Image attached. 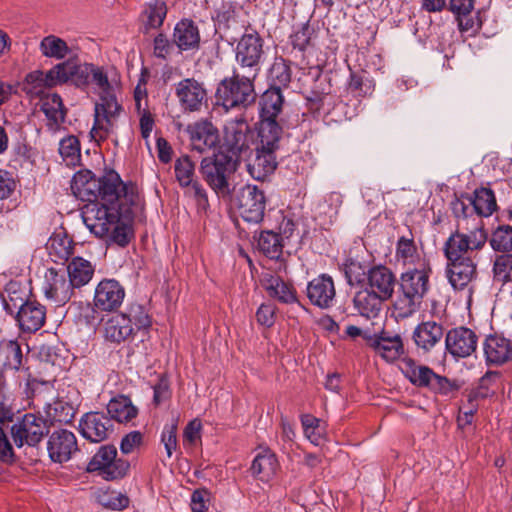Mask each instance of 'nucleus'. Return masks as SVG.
<instances>
[{"label":"nucleus","mask_w":512,"mask_h":512,"mask_svg":"<svg viewBox=\"0 0 512 512\" xmlns=\"http://www.w3.org/2000/svg\"><path fill=\"white\" fill-rule=\"evenodd\" d=\"M264 56V39L255 29L247 28L236 44L235 59L237 64L252 78H256L260 72Z\"/></svg>","instance_id":"7"},{"label":"nucleus","mask_w":512,"mask_h":512,"mask_svg":"<svg viewBox=\"0 0 512 512\" xmlns=\"http://www.w3.org/2000/svg\"><path fill=\"white\" fill-rule=\"evenodd\" d=\"M116 457L117 449L114 445H103L88 462L86 471L96 472L107 481L121 479L129 471L130 465L128 461Z\"/></svg>","instance_id":"10"},{"label":"nucleus","mask_w":512,"mask_h":512,"mask_svg":"<svg viewBox=\"0 0 512 512\" xmlns=\"http://www.w3.org/2000/svg\"><path fill=\"white\" fill-rule=\"evenodd\" d=\"M175 47L174 39L171 41L164 33L157 34L153 39V55L158 59L166 60Z\"/></svg>","instance_id":"55"},{"label":"nucleus","mask_w":512,"mask_h":512,"mask_svg":"<svg viewBox=\"0 0 512 512\" xmlns=\"http://www.w3.org/2000/svg\"><path fill=\"white\" fill-rule=\"evenodd\" d=\"M39 50L44 57L55 60H62L70 53L67 43L55 35L45 36L40 41Z\"/></svg>","instance_id":"46"},{"label":"nucleus","mask_w":512,"mask_h":512,"mask_svg":"<svg viewBox=\"0 0 512 512\" xmlns=\"http://www.w3.org/2000/svg\"><path fill=\"white\" fill-rule=\"evenodd\" d=\"M236 170L237 160L224 152L204 157L199 168L203 180L219 197L230 195V180Z\"/></svg>","instance_id":"3"},{"label":"nucleus","mask_w":512,"mask_h":512,"mask_svg":"<svg viewBox=\"0 0 512 512\" xmlns=\"http://www.w3.org/2000/svg\"><path fill=\"white\" fill-rule=\"evenodd\" d=\"M397 263L408 268L428 266L429 263L418 249L412 233L398 238L395 249Z\"/></svg>","instance_id":"26"},{"label":"nucleus","mask_w":512,"mask_h":512,"mask_svg":"<svg viewBox=\"0 0 512 512\" xmlns=\"http://www.w3.org/2000/svg\"><path fill=\"white\" fill-rule=\"evenodd\" d=\"M63 65L56 64L47 72L35 70L27 74L24 82V90L32 96H40L46 89L61 85L60 70Z\"/></svg>","instance_id":"22"},{"label":"nucleus","mask_w":512,"mask_h":512,"mask_svg":"<svg viewBox=\"0 0 512 512\" xmlns=\"http://www.w3.org/2000/svg\"><path fill=\"white\" fill-rule=\"evenodd\" d=\"M251 140V128L242 115L227 120L223 127V147L232 155L239 156L247 150Z\"/></svg>","instance_id":"12"},{"label":"nucleus","mask_w":512,"mask_h":512,"mask_svg":"<svg viewBox=\"0 0 512 512\" xmlns=\"http://www.w3.org/2000/svg\"><path fill=\"white\" fill-rule=\"evenodd\" d=\"M112 429L110 418L102 412H88L79 421L80 434L92 443L106 440Z\"/></svg>","instance_id":"17"},{"label":"nucleus","mask_w":512,"mask_h":512,"mask_svg":"<svg viewBox=\"0 0 512 512\" xmlns=\"http://www.w3.org/2000/svg\"><path fill=\"white\" fill-rule=\"evenodd\" d=\"M174 172L178 184L183 188L188 187L195 180V163L188 155H183L176 159Z\"/></svg>","instance_id":"49"},{"label":"nucleus","mask_w":512,"mask_h":512,"mask_svg":"<svg viewBox=\"0 0 512 512\" xmlns=\"http://www.w3.org/2000/svg\"><path fill=\"white\" fill-rule=\"evenodd\" d=\"M161 441L164 444L166 454L170 458L177 449V422L166 425L163 429Z\"/></svg>","instance_id":"58"},{"label":"nucleus","mask_w":512,"mask_h":512,"mask_svg":"<svg viewBox=\"0 0 512 512\" xmlns=\"http://www.w3.org/2000/svg\"><path fill=\"white\" fill-rule=\"evenodd\" d=\"M447 351L455 358H466L472 355L478 345V337L474 331L466 327L450 330L445 338Z\"/></svg>","instance_id":"19"},{"label":"nucleus","mask_w":512,"mask_h":512,"mask_svg":"<svg viewBox=\"0 0 512 512\" xmlns=\"http://www.w3.org/2000/svg\"><path fill=\"white\" fill-rule=\"evenodd\" d=\"M74 245L65 232H55L48 239L46 249L53 262L65 263L73 255Z\"/></svg>","instance_id":"34"},{"label":"nucleus","mask_w":512,"mask_h":512,"mask_svg":"<svg viewBox=\"0 0 512 512\" xmlns=\"http://www.w3.org/2000/svg\"><path fill=\"white\" fill-rule=\"evenodd\" d=\"M312 28L308 23L303 24L291 35V43L294 48L304 51L310 43Z\"/></svg>","instance_id":"60"},{"label":"nucleus","mask_w":512,"mask_h":512,"mask_svg":"<svg viewBox=\"0 0 512 512\" xmlns=\"http://www.w3.org/2000/svg\"><path fill=\"white\" fill-rule=\"evenodd\" d=\"M107 411L110 420H115L118 423H132L138 416L139 410L132 403V400L125 395H118L112 398L107 404Z\"/></svg>","instance_id":"35"},{"label":"nucleus","mask_w":512,"mask_h":512,"mask_svg":"<svg viewBox=\"0 0 512 512\" xmlns=\"http://www.w3.org/2000/svg\"><path fill=\"white\" fill-rule=\"evenodd\" d=\"M193 150L204 153L215 148L220 142L217 127L208 119H199L186 127Z\"/></svg>","instance_id":"15"},{"label":"nucleus","mask_w":512,"mask_h":512,"mask_svg":"<svg viewBox=\"0 0 512 512\" xmlns=\"http://www.w3.org/2000/svg\"><path fill=\"white\" fill-rule=\"evenodd\" d=\"M486 361L490 365H502L512 360V343L500 335H489L483 344Z\"/></svg>","instance_id":"27"},{"label":"nucleus","mask_w":512,"mask_h":512,"mask_svg":"<svg viewBox=\"0 0 512 512\" xmlns=\"http://www.w3.org/2000/svg\"><path fill=\"white\" fill-rule=\"evenodd\" d=\"M264 287L271 297L283 303H293L296 301L293 287L284 282L279 276L269 275L265 277Z\"/></svg>","instance_id":"44"},{"label":"nucleus","mask_w":512,"mask_h":512,"mask_svg":"<svg viewBox=\"0 0 512 512\" xmlns=\"http://www.w3.org/2000/svg\"><path fill=\"white\" fill-rule=\"evenodd\" d=\"M43 409L47 419L52 423H69L74 417L73 406L63 400L45 403Z\"/></svg>","instance_id":"47"},{"label":"nucleus","mask_w":512,"mask_h":512,"mask_svg":"<svg viewBox=\"0 0 512 512\" xmlns=\"http://www.w3.org/2000/svg\"><path fill=\"white\" fill-rule=\"evenodd\" d=\"M250 74L242 77L234 74L233 77L223 79L216 90V99L226 110L236 107H247L255 101L256 94Z\"/></svg>","instance_id":"4"},{"label":"nucleus","mask_w":512,"mask_h":512,"mask_svg":"<svg viewBox=\"0 0 512 512\" xmlns=\"http://www.w3.org/2000/svg\"><path fill=\"white\" fill-rule=\"evenodd\" d=\"M127 316L129 317V319L132 320V326L134 330L147 328L151 324V320L148 313L141 305H134L130 307Z\"/></svg>","instance_id":"59"},{"label":"nucleus","mask_w":512,"mask_h":512,"mask_svg":"<svg viewBox=\"0 0 512 512\" xmlns=\"http://www.w3.org/2000/svg\"><path fill=\"white\" fill-rule=\"evenodd\" d=\"M22 364V351L17 341L0 340V375L6 369L18 370Z\"/></svg>","instance_id":"43"},{"label":"nucleus","mask_w":512,"mask_h":512,"mask_svg":"<svg viewBox=\"0 0 512 512\" xmlns=\"http://www.w3.org/2000/svg\"><path fill=\"white\" fill-rule=\"evenodd\" d=\"M142 441L143 435L140 431H131L122 438L120 450L123 454H130L142 444Z\"/></svg>","instance_id":"63"},{"label":"nucleus","mask_w":512,"mask_h":512,"mask_svg":"<svg viewBox=\"0 0 512 512\" xmlns=\"http://www.w3.org/2000/svg\"><path fill=\"white\" fill-rule=\"evenodd\" d=\"M367 345L386 362L398 360L405 352L401 336L382 330L376 334H364Z\"/></svg>","instance_id":"13"},{"label":"nucleus","mask_w":512,"mask_h":512,"mask_svg":"<svg viewBox=\"0 0 512 512\" xmlns=\"http://www.w3.org/2000/svg\"><path fill=\"white\" fill-rule=\"evenodd\" d=\"M474 259L448 261L447 275L455 289H463L477 276Z\"/></svg>","instance_id":"30"},{"label":"nucleus","mask_w":512,"mask_h":512,"mask_svg":"<svg viewBox=\"0 0 512 512\" xmlns=\"http://www.w3.org/2000/svg\"><path fill=\"white\" fill-rule=\"evenodd\" d=\"M16 319L23 332H36L45 323L46 308L36 301H26L19 306Z\"/></svg>","instance_id":"24"},{"label":"nucleus","mask_w":512,"mask_h":512,"mask_svg":"<svg viewBox=\"0 0 512 512\" xmlns=\"http://www.w3.org/2000/svg\"><path fill=\"white\" fill-rule=\"evenodd\" d=\"M349 88L352 91L358 92V95L365 96L372 93L374 85L370 79L364 78L357 73H351L349 79Z\"/></svg>","instance_id":"61"},{"label":"nucleus","mask_w":512,"mask_h":512,"mask_svg":"<svg viewBox=\"0 0 512 512\" xmlns=\"http://www.w3.org/2000/svg\"><path fill=\"white\" fill-rule=\"evenodd\" d=\"M491 247L495 251L508 252L512 250V227L509 225L499 226L490 239Z\"/></svg>","instance_id":"53"},{"label":"nucleus","mask_w":512,"mask_h":512,"mask_svg":"<svg viewBox=\"0 0 512 512\" xmlns=\"http://www.w3.org/2000/svg\"><path fill=\"white\" fill-rule=\"evenodd\" d=\"M99 503L113 510H121L128 506L129 498L120 492L111 491L99 495Z\"/></svg>","instance_id":"57"},{"label":"nucleus","mask_w":512,"mask_h":512,"mask_svg":"<svg viewBox=\"0 0 512 512\" xmlns=\"http://www.w3.org/2000/svg\"><path fill=\"white\" fill-rule=\"evenodd\" d=\"M493 278L502 285L512 282V254L504 253L496 256L493 264Z\"/></svg>","instance_id":"51"},{"label":"nucleus","mask_w":512,"mask_h":512,"mask_svg":"<svg viewBox=\"0 0 512 512\" xmlns=\"http://www.w3.org/2000/svg\"><path fill=\"white\" fill-rule=\"evenodd\" d=\"M139 126L142 138L148 142L155 126L153 115L148 110H143L139 116Z\"/></svg>","instance_id":"64"},{"label":"nucleus","mask_w":512,"mask_h":512,"mask_svg":"<svg viewBox=\"0 0 512 512\" xmlns=\"http://www.w3.org/2000/svg\"><path fill=\"white\" fill-rule=\"evenodd\" d=\"M172 37L178 52L198 50L200 46V31L191 19H181L173 29Z\"/></svg>","instance_id":"25"},{"label":"nucleus","mask_w":512,"mask_h":512,"mask_svg":"<svg viewBox=\"0 0 512 512\" xmlns=\"http://www.w3.org/2000/svg\"><path fill=\"white\" fill-rule=\"evenodd\" d=\"M76 287L70 279H66L64 273L55 268H49L45 273L44 292L48 299L57 304H65L70 300Z\"/></svg>","instance_id":"21"},{"label":"nucleus","mask_w":512,"mask_h":512,"mask_svg":"<svg viewBox=\"0 0 512 512\" xmlns=\"http://www.w3.org/2000/svg\"><path fill=\"white\" fill-rule=\"evenodd\" d=\"M384 301L386 300L368 288L359 290L353 298L354 308L366 318L376 317L380 313Z\"/></svg>","instance_id":"37"},{"label":"nucleus","mask_w":512,"mask_h":512,"mask_svg":"<svg viewBox=\"0 0 512 512\" xmlns=\"http://www.w3.org/2000/svg\"><path fill=\"white\" fill-rule=\"evenodd\" d=\"M47 450L53 462H67L78 451L76 436L66 429L55 430L49 436Z\"/></svg>","instance_id":"18"},{"label":"nucleus","mask_w":512,"mask_h":512,"mask_svg":"<svg viewBox=\"0 0 512 512\" xmlns=\"http://www.w3.org/2000/svg\"><path fill=\"white\" fill-rule=\"evenodd\" d=\"M368 285L371 291L388 300L394 293L396 279L393 272L386 266L378 265L369 269L367 274Z\"/></svg>","instance_id":"28"},{"label":"nucleus","mask_w":512,"mask_h":512,"mask_svg":"<svg viewBox=\"0 0 512 512\" xmlns=\"http://www.w3.org/2000/svg\"><path fill=\"white\" fill-rule=\"evenodd\" d=\"M258 249L271 259H279L284 247L283 239L280 235L267 230L262 231L257 240Z\"/></svg>","instance_id":"45"},{"label":"nucleus","mask_w":512,"mask_h":512,"mask_svg":"<svg viewBox=\"0 0 512 512\" xmlns=\"http://www.w3.org/2000/svg\"><path fill=\"white\" fill-rule=\"evenodd\" d=\"M282 136L258 134L255 146V156L247 164V170L252 178L264 181L277 168L276 152L280 147Z\"/></svg>","instance_id":"5"},{"label":"nucleus","mask_w":512,"mask_h":512,"mask_svg":"<svg viewBox=\"0 0 512 512\" xmlns=\"http://www.w3.org/2000/svg\"><path fill=\"white\" fill-rule=\"evenodd\" d=\"M202 423L199 419L191 420L184 429L183 443L185 446H195L201 438Z\"/></svg>","instance_id":"62"},{"label":"nucleus","mask_w":512,"mask_h":512,"mask_svg":"<svg viewBox=\"0 0 512 512\" xmlns=\"http://www.w3.org/2000/svg\"><path fill=\"white\" fill-rule=\"evenodd\" d=\"M402 372L409 381L418 387H431L436 373L428 366L419 365L414 360L404 359Z\"/></svg>","instance_id":"39"},{"label":"nucleus","mask_w":512,"mask_h":512,"mask_svg":"<svg viewBox=\"0 0 512 512\" xmlns=\"http://www.w3.org/2000/svg\"><path fill=\"white\" fill-rule=\"evenodd\" d=\"M95 268L90 261L82 257H74L67 265V275L76 288L87 285L93 275Z\"/></svg>","instance_id":"40"},{"label":"nucleus","mask_w":512,"mask_h":512,"mask_svg":"<svg viewBox=\"0 0 512 512\" xmlns=\"http://www.w3.org/2000/svg\"><path fill=\"white\" fill-rule=\"evenodd\" d=\"M45 423L42 418L34 414H25L21 421L11 427V435L17 447L24 444L29 446L37 445L45 433Z\"/></svg>","instance_id":"14"},{"label":"nucleus","mask_w":512,"mask_h":512,"mask_svg":"<svg viewBox=\"0 0 512 512\" xmlns=\"http://www.w3.org/2000/svg\"><path fill=\"white\" fill-rule=\"evenodd\" d=\"M84 189L96 200L82 213L85 226L106 243L125 247L133 236V207L139 204L136 186L123 183L115 171H109L88 180Z\"/></svg>","instance_id":"1"},{"label":"nucleus","mask_w":512,"mask_h":512,"mask_svg":"<svg viewBox=\"0 0 512 512\" xmlns=\"http://www.w3.org/2000/svg\"><path fill=\"white\" fill-rule=\"evenodd\" d=\"M104 338L112 343H121L130 337L134 328L127 314L120 313L111 316L103 324Z\"/></svg>","instance_id":"32"},{"label":"nucleus","mask_w":512,"mask_h":512,"mask_svg":"<svg viewBox=\"0 0 512 512\" xmlns=\"http://www.w3.org/2000/svg\"><path fill=\"white\" fill-rule=\"evenodd\" d=\"M59 153L68 164H74L80 156V144L75 136H67L59 143Z\"/></svg>","instance_id":"54"},{"label":"nucleus","mask_w":512,"mask_h":512,"mask_svg":"<svg viewBox=\"0 0 512 512\" xmlns=\"http://www.w3.org/2000/svg\"><path fill=\"white\" fill-rule=\"evenodd\" d=\"M279 463L276 455L270 449H263L254 458L251 471L261 481H269L277 472Z\"/></svg>","instance_id":"38"},{"label":"nucleus","mask_w":512,"mask_h":512,"mask_svg":"<svg viewBox=\"0 0 512 512\" xmlns=\"http://www.w3.org/2000/svg\"><path fill=\"white\" fill-rule=\"evenodd\" d=\"M301 424L305 437L313 445H320L324 435V429L321 427L320 419L311 414H304L301 416Z\"/></svg>","instance_id":"52"},{"label":"nucleus","mask_w":512,"mask_h":512,"mask_svg":"<svg viewBox=\"0 0 512 512\" xmlns=\"http://www.w3.org/2000/svg\"><path fill=\"white\" fill-rule=\"evenodd\" d=\"M269 79L271 87L281 90L282 87H287L291 81V69L289 64L282 57H276L273 64L269 69Z\"/></svg>","instance_id":"48"},{"label":"nucleus","mask_w":512,"mask_h":512,"mask_svg":"<svg viewBox=\"0 0 512 512\" xmlns=\"http://www.w3.org/2000/svg\"><path fill=\"white\" fill-rule=\"evenodd\" d=\"M443 337V327L435 321L420 323L413 332V339L418 348L430 351Z\"/></svg>","instance_id":"33"},{"label":"nucleus","mask_w":512,"mask_h":512,"mask_svg":"<svg viewBox=\"0 0 512 512\" xmlns=\"http://www.w3.org/2000/svg\"><path fill=\"white\" fill-rule=\"evenodd\" d=\"M176 96L185 110L193 112L200 110L207 92L202 83L193 78H186L176 85Z\"/></svg>","instance_id":"23"},{"label":"nucleus","mask_w":512,"mask_h":512,"mask_svg":"<svg viewBox=\"0 0 512 512\" xmlns=\"http://www.w3.org/2000/svg\"><path fill=\"white\" fill-rule=\"evenodd\" d=\"M487 242V233L481 227L469 232L455 231L446 240L444 254L448 261L474 259L473 253L481 250Z\"/></svg>","instance_id":"8"},{"label":"nucleus","mask_w":512,"mask_h":512,"mask_svg":"<svg viewBox=\"0 0 512 512\" xmlns=\"http://www.w3.org/2000/svg\"><path fill=\"white\" fill-rule=\"evenodd\" d=\"M167 5L163 0H151L145 3L140 19L146 30L160 28L167 16Z\"/></svg>","instance_id":"41"},{"label":"nucleus","mask_w":512,"mask_h":512,"mask_svg":"<svg viewBox=\"0 0 512 512\" xmlns=\"http://www.w3.org/2000/svg\"><path fill=\"white\" fill-rule=\"evenodd\" d=\"M284 97L280 89L270 87L259 100V121L256 124L258 134L282 136L283 126L280 115Z\"/></svg>","instance_id":"6"},{"label":"nucleus","mask_w":512,"mask_h":512,"mask_svg":"<svg viewBox=\"0 0 512 512\" xmlns=\"http://www.w3.org/2000/svg\"><path fill=\"white\" fill-rule=\"evenodd\" d=\"M306 294L312 305L328 309L336 300L335 284L331 276L321 274L308 282Z\"/></svg>","instance_id":"20"},{"label":"nucleus","mask_w":512,"mask_h":512,"mask_svg":"<svg viewBox=\"0 0 512 512\" xmlns=\"http://www.w3.org/2000/svg\"><path fill=\"white\" fill-rule=\"evenodd\" d=\"M430 266L408 268L401 274L399 287L393 300L396 318L412 316L419 308L429 289Z\"/></svg>","instance_id":"2"},{"label":"nucleus","mask_w":512,"mask_h":512,"mask_svg":"<svg viewBox=\"0 0 512 512\" xmlns=\"http://www.w3.org/2000/svg\"><path fill=\"white\" fill-rule=\"evenodd\" d=\"M92 91L101 97L113 95V85L109 81L108 74L103 67L94 65L90 78V87Z\"/></svg>","instance_id":"50"},{"label":"nucleus","mask_w":512,"mask_h":512,"mask_svg":"<svg viewBox=\"0 0 512 512\" xmlns=\"http://www.w3.org/2000/svg\"><path fill=\"white\" fill-rule=\"evenodd\" d=\"M40 109L45 114L48 129L56 132L64 123L66 117V110L60 95L51 93L42 96Z\"/></svg>","instance_id":"31"},{"label":"nucleus","mask_w":512,"mask_h":512,"mask_svg":"<svg viewBox=\"0 0 512 512\" xmlns=\"http://www.w3.org/2000/svg\"><path fill=\"white\" fill-rule=\"evenodd\" d=\"M466 199L472 204L473 211L482 217H489L497 208L495 195L489 188L476 189L473 195H466Z\"/></svg>","instance_id":"42"},{"label":"nucleus","mask_w":512,"mask_h":512,"mask_svg":"<svg viewBox=\"0 0 512 512\" xmlns=\"http://www.w3.org/2000/svg\"><path fill=\"white\" fill-rule=\"evenodd\" d=\"M234 206L246 222L259 223L264 217L266 206L264 192L256 186L246 185L237 192Z\"/></svg>","instance_id":"11"},{"label":"nucleus","mask_w":512,"mask_h":512,"mask_svg":"<svg viewBox=\"0 0 512 512\" xmlns=\"http://www.w3.org/2000/svg\"><path fill=\"white\" fill-rule=\"evenodd\" d=\"M125 298L124 287L115 279H103L94 292L93 303L97 310L111 312L118 309Z\"/></svg>","instance_id":"16"},{"label":"nucleus","mask_w":512,"mask_h":512,"mask_svg":"<svg viewBox=\"0 0 512 512\" xmlns=\"http://www.w3.org/2000/svg\"><path fill=\"white\" fill-rule=\"evenodd\" d=\"M475 0H450L449 9L455 16L458 28L461 32L477 31L480 21L474 12Z\"/></svg>","instance_id":"29"},{"label":"nucleus","mask_w":512,"mask_h":512,"mask_svg":"<svg viewBox=\"0 0 512 512\" xmlns=\"http://www.w3.org/2000/svg\"><path fill=\"white\" fill-rule=\"evenodd\" d=\"M58 65L64 66V68L60 70V74H63L61 77V84L72 81L81 89H88L90 87V78L94 64L85 63L76 65L72 62L66 61L58 63Z\"/></svg>","instance_id":"36"},{"label":"nucleus","mask_w":512,"mask_h":512,"mask_svg":"<svg viewBox=\"0 0 512 512\" xmlns=\"http://www.w3.org/2000/svg\"><path fill=\"white\" fill-rule=\"evenodd\" d=\"M122 110L115 94L99 98L94 107L91 138L97 143L106 140L114 132Z\"/></svg>","instance_id":"9"},{"label":"nucleus","mask_w":512,"mask_h":512,"mask_svg":"<svg viewBox=\"0 0 512 512\" xmlns=\"http://www.w3.org/2000/svg\"><path fill=\"white\" fill-rule=\"evenodd\" d=\"M459 389L460 386L456 381L449 380L448 378L437 374L435 375V379L430 387V390L434 393L449 397H453Z\"/></svg>","instance_id":"56"}]
</instances>
